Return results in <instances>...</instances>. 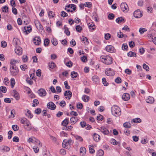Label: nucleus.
<instances>
[{
  "instance_id": "2eb2a0df",
  "label": "nucleus",
  "mask_w": 156,
  "mask_h": 156,
  "mask_svg": "<svg viewBox=\"0 0 156 156\" xmlns=\"http://www.w3.org/2000/svg\"><path fill=\"white\" fill-rule=\"evenodd\" d=\"M38 93L41 96H44L46 94V92L45 90L42 88L39 89L38 90Z\"/></svg>"
},
{
  "instance_id": "c756f323",
  "label": "nucleus",
  "mask_w": 156,
  "mask_h": 156,
  "mask_svg": "<svg viewBox=\"0 0 156 156\" xmlns=\"http://www.w3.org/2000/svg\"><path fill=\"white\" fill-rule=\"evenodd\" d=\"M28 120L25 117H23L21 118L20 119V122L23 124L25 125V124L27 121H28Z\"/></svg>"
},
{
  "instance_id": "cd10ccee",
  "label": "nucleus",
  "mask_w": 156,
  "mask_h": 156,
  "mask_svg": "<svg viewBox=\"0 0 156 156\" xmlns=\"http://www.w3.org/2000/svg\"><path fill=\"white\" fill-rule=\"evenodd\" d=\"M82 42L84 43L85 44H88L89 42L88 41V39L86 37H83L82 38Z\"/></svg>"
},
{
  "instance_id": "49530a36",
  "label": "nucleus",
  "mask_w": 156,
  "mask_h": 156,
  "mask_svg": "<svg viewBox=\"0 0 156 156\" xmlns=\"http://www.w3.org/2000/svg\"><path fill=\"white\" fill-rule=\"evenodd\" d=\"M35 138L34 137H30L29 138V139L27 140V142L30 143H34V138Z\"/></svg>"
},
{
  "instance_id": "de8ad7c7",
  "label": "nucleus",
  "mask_w": 156,
  "mask_h": 156,
  "mask_svg": "<svg viewBox=\"0 0 156 156\" xmlns=\"http://www.w3.org/2000/svg\"><path fill=\"white\" fill-rule=\"evenodd\" d=\"M74 137L76 140H78L80 142L83 141V139L81 136L78 135H76Z\"/></svg>"
},
{
  "instance_id": "6ab92c4d",
  "label": "nucleus",
  "mask_w": 156,
  "mask_h": 156,
  "mask_svg": "<svg viewBox=\"0 0 156 156\" xmlns=\"http://www.w3.org/2000/svg\"><path fill=\"white\" fill-rule=\"evenodd\" d=\"M92 80L94 83H98L99 82V78L97 75L94 76L92 78Z\"/></svg>"
},
{
  "instance_id": "774afa93",
  "label": "nucleus",
  "mask_w": 156,
  "mask_h": 156,
  "mask_svg": "<svg viewBox=\"0 0 156 156\" xmlns=\"http://www.w3.org/2000/svg\"><path fill=\"white\" fill-rule=\"evenodd\" d=\"M4 101L5 103H11V100L9 98H6L4 99Z\"/></svg>"
},
{
  "instance_id": "680f3d73",
  "label": "nucleus",
  "mask_w": 156,
  "mask_h": 156,
  "mask_svg": "<svg viewBox=\"0 0 156 156\" xmlns=\"http://www.w3.org/2000/svg\"><path fill=\"white\" fill-rule=\"evenodd\" d=\"M64 84L65 85V88L67 89H69L70 87L68 85V82L67 81H65L64 82Z\"/></svg>"
},
{
  "instance_id": "a18cd8bd",
  "label": "nucleus",
  "mask_w": 156,
  "mask_h": 156,
  "mask_svg": "<svg viewBox=\"0 0 156 156\" xmlns=\"http://www.w3.org/2000/svg\"><path fill=\"white\" fill-rule=\"evenodd\" d=\"M102 82L105 86H107L108 84V83L106 81V79L105 78H103L102 79Z\"/></svg>"
},
{
  "instance_id": "a19ab883",
  "label": "nucleus",
  "mask_w": 156,
  "mask_h": 156,
  "mask_svg": "<svg viewBox=\"0 0 156 156\" xmlns=\"http://www.w3.org/2000/svg\"><path fill=\"white\" fill-rule=\"evenodd\" d=\"M0 91L4 93L6 92L7 89L4 86H1L0 87Z\"/></svg>"
},
{
  "instance_id": "393cba45",
  "label": "nucleus",
  "mask_w": 156,
  "mask_h": 156,
  "mask_svg": "<svg viewBox=\"0 0 156 156\" xmlns=\"http://www.w3.org/2000/svg\"><path fill=\"white\" fill-rule=\"evenodd\" d=\"M34 140V144H37L38 146L39 147H42V144L40 143V141L38 140V139H36V138H35Z\"/></svg>"
},
{
  "instance_id": "052dcab7",
  "label": "nucleus",
  "mask_w": 156,
  "mask_h": 156,
  "mask_svg": "<svg viewBox=\"0 0 156 156\" xmlns=\"http://www.w3.org/2000/svg\"><path fill=\"white\" fill-rule=\"evenodd\" d=\"M61 16H62L65 17L68 16V14L64 11H62L61 12Z\"/></svg>"
},
{
  "instance_id": "1a4fd4ad",
  "label": "nucleus",
  "mask_w": 156,
  "mask_h": 156,
  "mask_svg": "<svg viewBox=\"0 0 156 156\" xmlns=\"http://www.w3.org/2000/svg\"><path fill=\"white\" fill-rule=\"evenodd\" d=\"M47 106L48 108L52 110H55L56 108V105L52 101H50L47 104Z\"/></svg>"
},
{
  "instance_id": "423d86ee",
  "label": "nucleus",
  "mask_w": 156,
  "mask_h": 156,
  "mask_svg": "<svg viewBox=\"0 0 156 156\" xmlns=\"http://www.w3.org/2000/svg\"><path fill=\"white\" fill-rule=\"evenodd\" d=\"M120 8L123 12H127L128 10V6L125 2H123L121 4Z\"/></svg>"
},
{
  "instance_id": "c9c22d12",
  "label": "nucleus",
  "mask_w": 156,
  "mask_h": 156,
  "mask_svg": "<svg viewBox=\"0 0 156 156\" xmlns=\"http://www.w3.org/2000/svg\"><path fill=\"white\" fill-rule=\"evenodd\" d=\"M71 75L73 78H76L77 76V73L75 71H73L71 73Z\"/></svg>"
},
{
  "instance_id": "9d476101",
  "label": "nucleus",
  "mask_w": 156,
  "mask_h": 156,
  "mask_svg": "<svg viewBox=\"0 0 156 156\" xmlns=\"http://www.w3.org/2000/svg\"><path fill=\"white\" fill-rule=\"evenodd\" d=\"M101 132L105 135H108L109 133L108 130L104 127H101L98 129Z\"/></svg>"
},
{
  "instance_id": "7ed1b4c3",
  "label": "nucleus",
  "mask_w": 156,
  "mask_h": 156,
  "mask_svg": "<svg viewBox=\"0 0 156 156\" xmlns=\"http://www.w3.org/2000/svg\"><path fill=\"white\" fill-rule=\"evenodd\" d=\"M73 143V142L71 139L69 140H64L62 143V147L66 149H69L70 148L71 145Z\"/></svg>"
},
{
  "instance_id": "e433bc0d",
  "label": "nucleus",
  "mask_w": 156,
  "mask_h": 156,
  "mask_svg": "<svg viewBox=\"0 0 156 156\" xmlns=\"http://www.w3.org/2000/svg\"><path fill=\"white\" fill-rule=\"evenodd\" d=\"M132 121L135 123H139L141 122V119L139 118H136L133 119Z\"/></svg>"
},
{
  "instance_id": "338daca9",
  "label": "nucleus",
  "mask_w": 156,
  "mask_h": 156,
  "mask_svg": "<svg viewBox=\"0 0 156 156\" xmlns=\"http://www.w3.org/2000/svg\"><path fill=\"white\" fill-rule=\"evenodd\" d=\"M41 112V109L40 108H37L35 110V113L38 115L40 114Z\"/></svg>"
},
{
  "instance_id": "603ef678",
  "label": "nucleus",
  "mask_w": 156,
  "mask_h": 156,
  "mask_svg": "<svg viewBox=\"0 0 156 156\" xmlns=\"http://www.w3.org/2000/svg\"><path fill=\"white\" fill-rule=\"evenodd\" d=\"M76 31L78 32H80L82 30V28L81 27L80 25H77L76 27Z\"/></svg>"
},
{
  "instance_id": "864d4df0",
  "label": "nucleus",
  "mask_w": 156,
  "mask_h": 156,
  "mask_svg": "<svg viewBox=\"0 0 156 156\" xmlns=\"http://www.w3.org/2000/svg\"><path fill=\"white\" fill-rule=\"evenodd\" d=\"M21 70L23 71H25L27 68V66L26 65H21L20 66Z\"/></svg>"
},
{
  "instance_id": "72a5a7b5",
  "label": "nucleus",
  "mask_w": 156,
  "mask_h": 156,
  "mask_svg": "<svg viewBox=\"0 0 156 156\" xmlns=\"http://www.w3.org/2000/svg\"><path fill=\"white\" fill-rule=\"evenodd\" d=\"M124 127L126 128H130L131 127V125L130 123L129 122H126L123 124Z\"/></svg>"
},
{
  "instance_id": "79ce46f5",
  "label": "nucleus",
  "mask_w": 156,
  "mask_h": 156,
  "mask_svg": "<svg viewBox=\"0 0 156 156\" xmlns=\"http://www.w3.org/2000/svg\"><path fill=\"white\" fill-rule=\"evenodd\" d=\"M89 151L90 153H93L95 151L93 148V146L92 145H89Z\"/></svg>"
},
{
  "instance_id": "4be33fe9",
  "label": "nucleus",
  "mask_w": 156,
  "mask_h": 156,
  "mask_svg": "<svg viewBox=\"0 0 156 156\" xmlns=\"http://www.w3.org/2000/svg\"><path fill=\"white\" fill-rule=\"evenodd\" d=\"M146 101L147 103H152L154 101V99L153 97L149 96L146 99Z\"/></svg>"
},
{
  "instance_id": "e2e57ef3",
  "label": "nucleus",
  "mask_w": 156,
  "mask_h": 156,
  "mask_svg": "<svg viewBox=\"0 0 156 156\" xmlns=\"http://www.w3.org/2000/svg\"><path fill=\"white\" fill-rule=\"evenodd\" d=\"M76 107H77V108L78 109H81L83 108L82 104L81 103H78L77 104Z\"/></svg>"
},
{
  "instance_id": "5701e85b",
  "label": "nucleus",
  "mask_w": 156,
  "mask_h": 156,
  "mask_svg": "<svg viewBox=\"0 0 156 156\" xmlns=\"http://www.w3.org/2000/svg\"><path fill=\"white\" fill-rule=\"evenodd\" d=\"M93 138L95 141L98 142L100 140V136L97 134L94 133L93 136Z\"/></svg>"
},
{
  "instance_id": "a878e982",
  "label": "nucleus",
  "mask_w": 156,
  "mask_h": 156,
  "mask_svg": "<svg viewBox=\"0 0 156 156\" xmlns=\"http://www.w3.org/2000/svg\"><path fill=\"white\" fill-rule=\"evenodd\" d=\"M115 21L117 23H119L125 22L124 19L122 17L118 18L116 19Z\"/></svg>"
},
{
  "instance_id": "8fccbe9b",
  "label": "nucleus",
  "mask_w": 156,
  "mask_h": 156,
  "mask_svg": "<svg viewBox=\"0 0 156 156\" xmlns=\"http://www.w3.org/2000/svg\"><path fill=\"white\" fill-rule=\"evenodd\" d=\"M11 115L9 116V118H13L15 117V113L14 110L13 109L11 110Z\"/></svg>"
},
{
  "instance_id": "a211bd4d",
  "label": "nucleus",
  "mask_w": 156,
  "mask_h": 156,
  "mask_svg": "<svg viewBox=\"0 0 156 156\" xmlns=\"http://www.w3.org/2000/svg\"><path fill=\"white\" fill-rule=\"evenodd\" d=\"M65 96H68L69 99H70V98L72 97V93L70 90H67L65 91L64 93Z\"/></svg>"
},
{
  "instance_id": "39448f33",
  "label": "nucleus",
  "mask_w": 156,
  "mask_h": 156,
  "mask_svg": "<svg viewBox=\"0 0 156 156\" xmlns=\"http://www.w3.org/2000/svg\"><path fill=\"white\" fill-rule=\"evenodd\" d=\"M24 128L28 131H30L32 129H34V127L32 126L31 123L29 120L26 122L25 125H24Z\"/></svg>"
},
{
  "instance_id": "f3484780",
  "label": "nucleus",
  "mask_w": 156,
  "mask_h": 156,
  "mask_svg": "<svg viewBox=\"0 0 156 156\" xmlns=\"http://www.w3.org/2000/svg\"><path fill=\"white\" fill-rule=\"evenodd\" d=\"M34 43L36 45H38L41 42V39L39 37H36L33 39Z\"/></svg>"
},
{
  "instance_id": "7c9ffc66",
  "label": "nucleus",
  "mask_w": 156,
  "mask_h": 156,
  "mask_svg": "<svg viewBox=\"0 0 156 156\" xmlns=\"http://www.w3.org/2000/svg\"><path fill=\"white\" fill-rule=\"evenodd\" d=\"M104 154V151L101 149L99 150L97 153V156H103Z\"/></svg>"
},
{
  "instance_id": "6e6d98bb",
  "label": "nucleus",
  "mask_w": 156,
  "mask_h": 156,
  "mask_svg": "<svg viewBox=\"0 0 156 156\" xmlns=\"http://www.w3.org/2000/svg\"><path fill=\"white\" fill-rule=\"evenodd\" d=\"M147 31L146 29L143 28H140L139 29V31L140 34H142L144 31Z\"/></svg>"
},
{
  "instance_id": "bf43d9fd",
  "label": "nucleus",
  "mask_w": 156,
  "mask_h": 156,
  "mask_svg": "<svg viewBox=\"0 0 156 156\" xmlns=\"http://www.w3.org/2000/svg\"><path fill=\"white\" fill-rule=\"evenodd\" d=\"M8 138L9 139H10L11 138L12 136V135L13 134V132L11 130H10L9 131L8 133Z\"/></svg>"
},
{
  "instance_id": "dca6fc26",
  "label": "nucleus",
  "mask_w": 156,
  "mask_h": 156,
  "mask_svg": "<svg viewBox=\"0 0 156 156\" xmlns=\"http://www.w3.org/2000/svg\"><path fill=\"white\" fill-rule=\"evenodd\" d=\"M78 119L76 117H73L70 119V123L71 125L74 124L78 121Z\"/></svg>"
},
{
  "instance_id": "20e7f679",
  "label": "nucleus",
  "mask_w": 156,
  "mask_h": 156,
  "mask_svg": "<svg viewBox=\"0 0 156 156\" xmlns=\"http://www.w3.org/2000/svg\"><path fill=\"white\" fill-rule=\"evenodd\" d=\"M10 72L13 76L16 75L19 72V69L16 65H12L10 67Z\"/></svg>"
},
{
  "instance_id": "c85d7f7f",
  "label": "nucleus",
  "mask_w": 156,
  "mask_h": 156,
  "mask_svg": "<svg viewBox=\"0 0 156 156\" xmlns=\"http://www.w3.org/2000/svg\"><path fill=\"white\" fill-rule=\"evenodd\" d=\"M69 123V120L67 119H66L62 122V124L63 126H66Z\"/></svg>"
},
{
  "instance_id": "4c0bfd02",
  "label": "nucleus",
  "mask_w": 156,
  "mask_h": 156,
  "mask_svg": "<svg viewBox=\"0 0 156 156\" xmlns=\"http://www.w3.org/2000/svg\"><path fill=\"white\" fill-rule=\"evenodd\" d=\"M26 82L30 85H32L33 84V82L32 80L30 78L28 77L26 79Z\"/></svg>"
},
{
  "instance_id": "ea45409f",
  "label": "nucleus",
  "mask_w": 156,
  "mask_h": 156,
  "mask_svg": "<svg viewBox=\"0 0 156 156\" xmlns=\"http://www.w3.org/2000/svg\"><path fill=\"white\" fill-rule=\"evenodd\" d=\"M14 93V97L16 98V100H18L19 99V94H18L17 92L16 91H15Z\"/></svg>"
},
{
  "instance_id": "f704fd0d",
  "label": "nucleus",
  "mask_w": 156,
  "mask_h": 156,
  "mask_svg": "<svg viewBox=\"0 0 156 156\" xmlns=\"http://www.w3.org/2000/svg\"><path fill=\"white\" fill-rule=\"evenodd\" d=\"M12 128L15 131H16L19 129V127L16 125H13Z\"/></svg>"
},
{
  "instance_id": "9b49d317",
  "label": "nucleus",
  "mask_w": 156,
  "mask_h": 156,
  "mask_svg": "<svg viewBox=\"0 0 156 156\" xmlns=\"http://www.w3.org/2000/svg\"><path fill=\"white\" fill-rule=\"evenodd\" d=\"M105 73L107 76H113L115 74V73L111 69H109L108 70H106Z\"/></svg>"
},
{
  "instance_id": "09e8293b",
  "label": "nucleus",
  "mask_w": 156,
  "mask_h": 156,
  "mask_svg": "<svg viewBox=\"0 0 156 156\" xmlns=\"http://www.w3.org/2000/svg\"><path fill=\"white\" fill-rule=\"evenodd\" d=\"M111 143L114 145H116L118 144V143L114 139H112L111 140Z\"/></svg>"
},
{
  "instance_id": "6e6552de",
  "label": "nucleus",
  "mask_w": 156,
  "mask_h": 156,
  "mask_svg": "<svg viewBox=\"0 0 156 156\" xmlns=\"http://www.w3.org/2000/svg\"><path fill=\"white\" fill-rule=\"evenodd\" d=\"M32 28L30 27H25L22 29V30L23 33H25L26 35L30 33L31 31Z\"/></svg>"
},
{
  "instance_id": "3c124183",
  "label": "nucleus",
  "mask_w": 156,
  "mask_h": 156,
  "mask_svg": "<svg viewBox=\"0 0 156 156\" xmlns=\"http://www.w3.org/2000/svg\"><path fill=\"white\" fill-rule=\"evenodd\" d=\"M49 40L48 38H46L44 40V46H48L49 43Z\"/></svg>"
},
{
  "instance_id": "0eeeda50",
  "label": "nucleus",
  "mask_w": 156,
  "mask_h": 156,
  "mask_svg": "<svg viewBox=\"0 0 156 156\" xmlns=\"http://www.w3.org/2000/svg\"><path fill=\"white\" fill-rule=\"evenodd\" d=\"M133 15L135 18H140L142 17L143 15L140 10L139 9H137L134 12Z\"/></svg>"
},
{
  "instance_id": "69168bd1",
  "label": "nucleus",
  "mask_w": 156,
  "mask_h": 156,
  "mask_svg": "<svg viewBox=\"0 0 156 156\" xmlns=\"http://www.w3.org/2000/svg\"><path fill=\"white\" fill-rule=\"evenodd\" d=\"M111 37V35L109 34L108 33L105 34V38L106 40H108Z\"/></svg>"
},
{
  "instance_id": "4468645a",
  "label": "nucleus",
  "mask_w": 156,
  "mask_h": 156,
  "mask_svg": "<svg viewBox=\"0 0 156 156\" xmlns=\"http://www.w3.org/2000/svg\"><path fill=\"white\" fill-rule=\"evenodd\" d=\"M130 98V95L127 93H124L122 96V99L125 101H128Z\"/></svg>"
},
{
  "instance_id": "b1692460",
  "label": "nucleus",
  "mask_w": 156,
  "mask_h": 156,
  "mask_svg": "<svg viewBox=\"0 0 156 156\" xmlns=\"http://www.w3.org/2000/svg\"><path fill=\"white\" fill-rule=\"evenodd\" d=\"M90 99V97L85 95H83L82 97V99L85 102H88Z\"/></svg>"
},
{
  "instance_id": "ddd939ff",
  "label": "nucleus",
  "mask_w": 156,
  "mask_h": 156,
  "mask_svg": "<svg viewBox=\"0 0 156 156\" xmlns=\"http://www.w3.org/2000/svg\"><path fill=\"white\" fill-rule=\"evenodd\" d=\"M106 51L112 53L115 51L114 48L112 45H108L105 48Z\"/></svg>"
},
{
  "instance_id": "2f4dec72",
  "label": "nucleus",
  "mask_w": 156,
  "mask_h": 156,
  "mask_svg": "<svg viewBox=\"0 0 156 156\" xmlns=\"http://www.w3.org/2000/svg\"><path fill=\"white\" fill-rule=\"evenodd\" d=\"M127 55L128 56H129L130 57H131L132 56L133 57H136V53L135 52H133L131 51H130L129 52L127 53Z\"/></svg>"
},
{
  "instance_id": "f257e3e1",
  "label": "nucleus",
  "mask_w": 156,
  "mask_h": 156,
  "mask_svg": "<svg viewBox=\"0 0 156 156\" xmlns=\"http://www.w3.org/2000/svg\"><path fill=\"white\" fill-rule=\"evenodd\" d=\"M100 59L102 62L106 65L111 64L112 62V58L108 55L101 56Z\"/></svg>"
},
{
  "instance_id": "13d9d810",
  "label": "nucleus",
  "mask_w": 156,
  "mask_h": 156,
  "mask_svg": "<svg viewBox=\"0 0 156 156\" xmlns=\"http://www.w3.org/2000/svg\"><path fill=\"white\" fill-rule=\"evenodd\" d=\"M114 17V15L113 13H110L109 14L108 16V19L110 20H112Z\"/></svg>"
},
{
  "instance_id": "f8f14e48",
  "label": "nucleus",
  "mask_w": 156,
  "mask_h": 156,
  "mask_svg": "<svg viewBox=\"0 0 156 156\" xmlns=\"http://www.w3.org/2000/svg\"><path fill=\"white\" fill-rule=\"evenodd\" d=\"M15 52L18 55H21L22 53V49L19 46H17L15 49Z\"/></svg>"
},
{
  "instance_id": "37998d69",
  "label": "nucleus",
  "mask_w": 156,
  "mask_h": 156,
  "mask_svg": "<svg viewBox=\"0 0 156 156\" xmlns=\"http://www.w3.org/2000/svg\"><path fill=\"white\" fill-rule=\"evenodd\" d=\"M52 44L56 46L58 44V41L56 38H53L51 41Z\"/></svg>"
},
{
  "instance_id": "f03ea898",
  "label": "nucleus",
  "mask_w": 156,
  "mask_h": 156,
  "mask_svg": "<svg viewBox=\"0 0 156 156\" xmlns=\"http://www.w3.org/2000/svg\"><path fill=\"white\" fill-rule=\"evenodd\" d=\"M112 114L116 117L118 116L121 114V111L120 108L117 106L114 105L111 108Z\"/></svg>"
},
{
  "instance_id": "c03bdc74",
  "label": "nucleus",
  "mask_w": 156,
  "mask_h": 156,
  "mask_svg": "<svg viewBox=\"0 0 156 156\" xmlns=\"http://www.w3.org/2000/svg\"><path fill=\"white\" fill-rule=\"evenodd\" d=\"M39 104V102L37 100L34 99L33 101L32 106L35 107L36 106Z\"/></svg>"
},
{
  "instance_id": "58836bf2",
  "label": "nucleus",
  "mask_w": 156,
  "mask_h": 156,
  "mask_svg": "<svg viewBox=\"0 0 156 156\" xmlns=\"http://www.w3.org/2000/svg\"><path fill=\"white\" fill-rule=\"evenodd\" d=\"M84 5L85 6L89 8H90L92 7V3L90 2H85Z\"/></svg>"
},
{
  "instance_id": "4d7b16f0",
  "label": "nucleus",
  "mask_w": 156,
  "mask_h": 156,
  "mask_svg": "<svg viewBox=\"0 0 156 156\" xmlns=\"http://www.w3.org/2000/svg\"><path fill=\"white\" fill-rule=\"evenodd\" d=\"M11 85L12 87H13L15 84V80L13 78H12L11 79Z\"/></svg>"
},
{
  "instance_id": "bb28decb",
  "label": "nucleus",
  "mask_w": 156,
  "mask_h": 156,
  "mask_svg": "<svg viewBox=\"0 0 156 156\" xmlns=\"http://www.w3.org/2000/svg\"><path fill=\"white\" fill-rule=\"evenodd\" d=\"M88 27L89 29L92 30H94L95 28L94 24L93 23H89L88 24Z\"/></svg>"
},
{
  "instance_id": "aec40b11",
  "label": "nucleus",
  "mask_w": 156,
  "mask_h": 156,
  "mask_svg": "<svg viewBox=\"0 0 156 156\" xmlns=\"http://www.w3.org/2000/svg\"><path fill=\"white\" fill-rule=\"evenodd\" d=\"M26 116L28 118L31 119L33 116V115L31 114V112L28 109H27V112L25 113Z\"/></svg>"
},
{
  "instance_id": "412c9836",
  "label": "nucleus",
  "mask_w": 156,
  "mask_h": 156,
  "mask_svg": "<svg viewBox=\"0 0 156 156\" xmlns=\"http://www.w3.org/2000/svg\"><path fill=\"white\" fill-rule=\"evenodd\" d=\"M86 148L84 147H81L80 149V154L83 156L86 154Z\"/></svg>"
},
{
  "instance_id": "5fc2aeb1",
  "label": "nucleus",
  "mask_w": 156,
  "mask_h": 156,
  "mask_svg": "<svg viewBox=\"0 0 156 156\" xmlns=\"http://www.w3.org/2000/svg\"><path fill=\"white\" fill-rule=\"evenodd\" d=\"M115 82L117 83H121V79L119 77H117L115 80Z\"/></svg>"
},
{
  "instance_id": "473e14b6",
  "label": "nucleus",
  "mask_w": 156,
  "mask_h": 156,
  "mask_svg": "<svg viewBox=\"0 0 156 156\" xmlns=\"http://www.w3.org/2000/svg\"><path fill=\"white\" fill-rule=\"evenodd\" d=\"M55 63L52 62L50 63H48V66L51 69H54L55 66Z\"/></svg>"
},
{
  "instance_id": "0e129e2a",
  "label": "nucleus",
  "mask_w": 156,
  "mask_h": 156,
  "mask_svg": "<svg viewBox=\"0 0 156 156\" xmlns=\"http://www.w3.org/2000/svg\"><path fill=\"white\" fill-rule=\"evenodd\" d=\"M8 7L6 6H5L2 7V11L3 12H8Z\"/></svg>"
}]
</instances>
